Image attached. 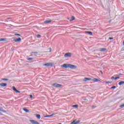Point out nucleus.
Returning <instances> with one entry per match:
<instances>
[{"instance_id": "nucleus-1", "label": "nucleus", "mask_w": 124, "mask_h": 124, "mask_svg": "<svg viewBox=\"0 0 124 124\" xmlns=\"http://www.w3.org/2000/svg\"><path fill=\"white\" fill-rule=\"evenodd\" d=\"M62 67H64V68H71V69H75L76 68V66L74 65L68 63H65L63 65H62Z\"/></svg>"}, {"instance_id": "nucleus-2", "label": "nucleus", "mask_w": 124, "mask_h": 124, "mask_svg": "<svg viewBox=\"0 0 124 124\" xmlns=\"http://www.w3.org/2000/svg\"><path fill=\"white\" fill-rule=\"evenodd\" d=\"M52 86H53V87H54L55 88H61V87H62V84H60L58 83L52 84Z\"/></svg>"}, {"instance_id": "nucleus-3", "label": "nucleus", "mask_w": 124, "mask_h": 124, "mask_svg": "<svg viewBox=\"0 0 124 124\" xmlns=\"http://www.w3.org/2000/svg\"><path fill=\"white\" fill-rule=\"evenodd\" d=\"M65 58H71V53L68 52L64 54Z\"/></svg>"}, {"instance_id": "nucleus-4", "label": "nucleus", "mask_w": 124, "mask_h": 124, "mask_svg": "<svg viewBox=\"0 0 124 124\" xmlns=\"http://www.w3.org/2000/svg\"><path fill=\"white\" fill-rule=\"evenodd\" d=\"M43 65L44 66H53V63H46L44 64Z\"/></svg>"}, {"instance_id": "nucleus-5", "label": "nucleus", "mask_w": 124, "mask_h": 124, "mask_svg": "<svg viewBox=\"0 0 124 124\" xmlns=\"http://www.w3.org/2000/svg\"><path fill=\"white\" fill-rule=\"evenodd\" d=\"M30 122H31L32 124H39V123L33 120H30Z\"/></svg>"}, {"instance_id": "nucleus-6", "label": "nucleus", "mask_w": 124, "mask_h": 124, "mask_svg": "<svg viewBox=\"0 0 124 124\" xmlns=\"http://www.w3.org/2000/svg\"><path fill=\"white\" fill-rule=\"evenodd\" d=\"M77 121V120L75 119L71 124H79V123H80V120H78V121Z\"/></svg>"}, {"instance_id": "nucleus-7", "label": "nucleus", "mask_w": 124, "mask_h": 124, "mask_svg": "<svg viewBox=\"0 0 124 124\" xmlns=\"http://www.w3.org/2000/svg\"><path fill=\"white\" fill-rule=\"evenodd\" d=\"M91 80H92V78H84L83 81L84 82H87V81H91Z\"/></svg>"}, {"instance_id": "nucleus-8", "label": "nucleus", "mask_w": 124, "mask_h": 124, "mask_svg": "<svg viewBox=\"0 0 124 124\" xmlns=\"http://www.w3.org/2000/svg\"><path fill=\"white\" fill-rule=\"evenodd\" d=\"M13 90L15 92H16V93H20V92L19 91H18V90L16 89V88H15V87H14V86L13 87Z\"/></svg>"}, {"instance_id": "nucleus-9", "label": "nucleus", "mask_w": 124, "mask_h": 124, "mask_svg": "<svg viewBox=\"0 0 124 124\" xmlns=\"http://www.w3.org/2000/svg\"><path fill=\"white\" fill-rule=\"evenodd\" d=\"M100 80L101 79H97L96 78H94L93 79V82H100Z\"/></svg>"}, {"instance_id": "nucleus-10", "label": "nucleus", "mask_w": 124, "mask_h": 124, "mask_svg": "<svg viewBox=\"0 0 124 124\" xmlns=\"http://www.w3.org/2000/svg\"><path fill=\"white\" fill-rule=\"evenodd\" d=\"M14 41H15V42H19V41H21V38L15 39H14Z\"/></svg>"}, {"instance_id": "nucleus-11", "label": "nucleus", "mask_w": 124, "mask_h": 124, "mask_svg": "<svg viewBox=\"0 0 124 124\" xmlns=\"http://www.w3.org/2000/svg\"><path fill=\"white\" fill-rule=\"evenodd\" d=\"M51 22H52V20L49 19V20H46L44 22V23H45V24H49V23H51Z\"/></svg>"}, {"instance_id": "nucleus-12", "label": "nucleus", "mask_w": 124, "mask_h": 124, "mask_svg": "<svg viewBox=\"0 0 124 124\" xmlns=\"http://www.w3.org/2000/svg\"><path fill=\"white\" fill-rule=\"evenodd\" d=\"M0 86L1 87H6V86H7V84L4 83H1L0 84Z\"/></svg>"}, {"instance_id": "nucleus-13", "label": "nucleus", "mask_w": 124, "mask_h": 124, "mask_svg": "<svg viewBox=\"0 0 124 124\" xmlns=\"http://www.w3.org/2000/svg\"><path fill=\"white\" fill-rule=\"evenodd\" d=\"M111 79H112V80H117V79H120V77H117L115 78L114 77H112Z\"/></svg>"}, {"instance_id": "nucleus-14", "label": "nucleus", "mask_w": 124, "mask_h": 124, "mask_svg": "<svg viewBox=\"0 0 124 124\" xmlns=\"http://www.w3.org/2000/svg\"><path fill=\"white\" fill-rule=\"evenodd\" d=\"M53 115H54V114H52L49 115H46L44 117V118H48L49 117H53Z\"/></svg>"}, {"instance_id": "nucleus-15", "label": "nucleus", "mask_w": 124, "mask_h": 124, "mask_svg": "<svg viewBox=\"0 0 124 124\" xmlns=\"http://www.w3.org/2000/svg\"><path fill=\"white\" fill-rule=\"evenodd\" d=\"M86 33H88V34H90V35H93V32L92 31H85Z\"/></svg>"}, {"instance_id": "nucleus-16", "label": "nucleus", "mask_w": 124, "mask_h": 124, "mask_svg": "<svg viewBox=\"0 0 124 124\" xmlns=\"http://www.w3.org/2000/svg\"><path fill=\"white\" fill-rule=\"evenodd\" d=\"M124 81H120L119 82L118 84L119 85V86H122V85H124Z\"/></svg>"}, {"instance_id": "nucleus-17", "label": "nucleus", "mask_w": 124, "mask_h": 124, "mask_svg": "<svg viewBox=\"0 0 124 124\" xmlns=\"http://www.w3.org/2000/svg\"><path fill=\"white\" fill-rule=\"evenodd\" d=\"M23 111H25V112H26V113H29L30 112V110H29L28 109L26 108H23Z\"/></svg>"}, {"instance_id": "nucleus-18", "label": "nucleus", "mask_w": 124, "mask_h": 124, "mask_svg": "<svg viewBox=\"0 0 124 124\" xmlns=\"http://www.w3.org/2000/svg\"><path fill=\"white\" fill-rule=\"evenodd\" d=\"M36 117L38 120H40L41 116L40 114H36Z\"/></svg>"}, {"instance_id": "nucleus-19", "label": "nucleus", "mask_w": 124, "mask_h": 124, "mask_svg": "<svg viewBox=\"0 0 124 124\" xmlns=\"http://www.w3.org/2000/svg\"><path fill=\"white\" fill-rule=\"evenodd\" d=\"M100 51V52H105V51H106V48H101Z\"/></svg>"}, {"instance_id": "nucleus-20", "label": "nucleus", "mask_w": 124, "mask_h": 124, "mask_svg": "<svg viewBox=\"0 0 124 124\" xmlns=\"http://www.w3.org/2000/svg\"><path fill=\"white\" fill-rule=\"evenodd\" d=\"M72 107H74L75 108H78V105H73Z\"/></svg>"}, {"instance_id": "nucleus-21", "label": "nucleus", "mask_w": 124, "mask_h": 124, "mask_svg": "<svg viewBox=\"0 0 124 124\" xmlns=\"http://www.w3.org/2000/svg\"><path fill=\"white\" fill-rule=\"evenodd\" d=\"M75 19V17L74 16H72L71 19L70 20V21H73Z\"/></svg>"}, {"instance_id": "nucleus-22", "label": "nucleus", "mask_w": 124, "mask_h": 124, "mask_svg": "<svg viewBox=\"0 0 124 124\" xmlns=\"http://www.w3.org/2000/svg\"><path fill=\"white\" fill-rule=\"evenodd\" d=\"M5 40H6V39H5V38H1V39H0V41H5Z\"/></svg>"}, {"instance_id": "nucleus-23", "label": "nucleus", "mask_w": 124, "mask_h": 124, "mask_svg": "<svg viewBox=\"0 0 124 124\" xmlns=\"http://www.w3.org/2000/svg\"><path fill=\"white\" fill-rule=\"evenodd\" d=\"M1 80L2 81H8V78H1Z\"/></svg>"}, {"instance_id": "nucleus-24", "label": "nucleus", "mask_w": 124, "mask_h": 124, "mask_svg": "<svg viewBox=\"0 0 124 124\" xmlns=\"http://www.w3.org/2000/svg\"><path fill=\"white\" fill-rule=\"evenodd\" d=\"M32 60H33V58H27L28 61H32Z\"/></svg>"}, {"instance_id": "nucleus-25", "label": "nucleus", "mask_w": 124, "mask_h": 124, "mask_svg": "<svg viewBox=\"0 0 124 124\" xmlns=\"http://www.w3.org/2000/svg\"><path fill=\"white\" fill-rule=\"evenodd\" d=\"M37 37L38 38H40L41 37V35H40V34H37Z\"/></svg>"}, {"instance_id": "nucleus-26", "label": "nucleus", "mask_w": 124, "mask_h": 124, "mask_svg": "<svg viewBox=\"0 0 124 124\" xmlns=\"http://www.w3.org/2000/svg\"><path fill=\"white\" fill-rule=\"evenodd\" d=\"M119 107H120V108H124V104L123 105H121L119 106Z\"/></svg>"}, {"instance_id": "nucleus-27", "label": "nucleus", "mask_w": 124, "mask_h": 124, "mask_svg": "<svg viewBox=\"0 0 124 124\" xmlns=\"http://www.w3.org/2000/svg\"><path fill=\"white\" fill-rule=\"evenodd\" d=\"M15 35H17L18 36H21V35L20 34H18V33H15Z\"/></svg>"}, {"instance_id": "nucleus-28", "label": "nucleus", "mask_w": 124, "mask_h": 124, "mask_svg": "<svg viewBox=\"0 0 124 124\" xmlns=\"http://www.w3.org/2000/svg\"><path fill=\"white\" fill-rule=\"evenodd\" d=\"M106 83L107 84H111V83H112V82H111V81H107V82H106Z\"/></svg>"}, {"instance_id": "nucleus-29", "label": "nucleus", "mask_w": 124, "mask_h": 124, "mask_svg": "<svg viewBox=\"0 0 124 124\" xmlns=\"http://www.w3.org/2000/svg\"><path fill=\"white\" fill-rule=\"evenodd\" d=\"M108 39H109V40H112V39H114V38H113V37H109Z\"/></svg>"}, {"instance_id": "nucleus-30", "label": "nucleus", "mask_w": 124, "mask_h": 124, "mask_svg": "<svg viewBox=\"0 0 124 124\" xmlns=\"http://www.w3.org/2000/svg\"><path fill=\"white\" fill-rule=\"evenodd\" d=\"M31 54H38L37 52H32Z\"/></svg>"}, {"instance_id": "nucleus-31", "label": "nucleus", "mask_w": 124, "mask_h": 124, "mask_svg": "<svg viewBox=\"0 0 124 124\" xmlns=\"http://www.w3.org/2000/svg\"><path fill=\"white\" fill-rule=\"evenodd\" d=\"M111 89H116V86H112L111 87Z\"/></svg>"}, {"instance_id": "nucleus-32", "label": "nucleus", "mask_w": 124, "mask_h": 124, "mask_svg": "<svg viewBox=\"0 0 124 124\" xmlns=\"http://www.w3.org/2000/svg\"><path fill=\"white\" fill-rule=\"evenodd\" d=\"M95 107H96V106H92V109H94V108H95Z\"/></svg>"}, {"instance_id": "nucleus-33", "label": "nucleus", "mask_w": 124, "mask_h": 124, "mask_svg": "<svg viewBox=\"0 0 124 124\" xmlns=\"http://www.w3.org/2000/svg\"><path fill=\"white\" fill-rule=\"evenodd\" d=\"M30 98H32V95H30Z\"/></svg>"}, {"instance_id": "nucleus-34", "label": "nucleus", "mask_w": 124, "mask_h": 124, "mask_svg": "<svg viewBox=\"0 0 124 124\" xmlns=\"http://www.w3.org/2000/svg\"><path fill=\"white\" fill-rule=\"evenodd\" d=\"M1 110H2V108L0 107V111H1Z\"/></svg>"}, {"instance_id": "nucleus-35", "label": "nucleus", "mask_w": 124, "mask_h": 124, "mask_svg": "<svg viewBox=\"0 0 124 124\" xmlns=\"http://www.w3.org/2000/svg\"><path fill=\"white\" fill-rule=\"evenodd\" d=\"M49 49H50V51H49V52H51V51H52V48H49Z\"/></svg>"}, {"instance_id": "nucleus-36", "label": "nucleus", "mask_w": 124, "mask_h": 124, "mask_svg": "<svg viewBox=\"0 0 124 124\" xmlns=\"http://www.w3.org/2000/svg\"><path fill=\"white\" fill-rule=\"evenodd\" d=\"M0 115H2L1 112H0Z\"/></svg>"}, {"instance_id": "nucleus-37", "label": "nucleus", "mask_w": 124, "mask_h": 124, "mask_svg": "<svg viewBox=\"0 0 124 124\" xmlns=\"http://www.w3.org/2000/svg\"><path fill=\"white\" fill-rule=\"evenodd\" d=\"M101 73H102V71H101Z\"/></svg>"}]
</instances>
